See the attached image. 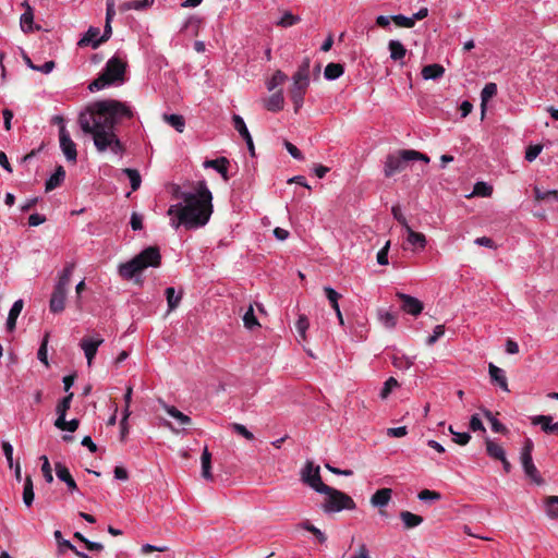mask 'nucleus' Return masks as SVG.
I'll return each instance as SVG.
<instances>
[{"mask_svg":"<svg viewBox=\"0 0 558 558\" xmlns=\"http://www.w3.org/2000/svg\"><path fill=\"white\" fill-rule=\"evenodd\" d=\"M408 161L410 159L404 158V149L399 150L398 154L388 155L384 168L385 177L390 178L403 171Z\"/></svg>","mask_w":558,"mask_h":558,"instance_id":"9","label":"nucleus"},{"mask_svg":"<svg viewBox=\"0 0 558 558\" xmlns=\"http://www.w3.org/2000/svg\"><path fill=\"white\" fill-rule=\"evenodd\" d=\"M229 160L226 157H219L213 160H206L204 162L205 168H211L218 171L225 181L229 180L228 177Z\"/></svg>","mask_w":558,"mask_h":558,"instance_id":"22","label":"nucleus"},{"mask_svg":"<svg viewBox=\"0 0 558 558\" xmlns=\"http://www.w3.org/2000/svg\"><path fill=\"white\" fill-rule=\"evenodd\" d=\"M80 421L73 418L71 421H66L65 416L57 417L54 422V426L61 430L75 432L78 428Z\"/></svg>","mask_w":558,"mask_h":558,"instance_id":"39","label":"nucleus"},{"mask_svg":"<svg viewBox=\"0 0 558 558\" xmlns=\"http://www.w3.org/2000/svg\"><path fill=\"white\" fill-rule=\"evenodd\" d=\"M22 5L25 8V12L21 16V28L24 33H28L34 31V12L27 1H24Z\"/></svg>","mask_w":558,"mask_h":558,"instance_id":"23","label":"nucleus"},{"mask_svg":"<svg viewBox=\"0 0 558 558\" xmlns=\"http://www.w3.org/2000/svg\"><path fill=\"white\" fill-rule=\"evenodd\" d=\"M163 409L171 417L177 420L180 425L189 426L192 424L191 417L179 411L175 407L163 403Z\"/></svg>","mask_w":558,"mask_h":558,"instance_id":"31","label":"nucleus"},{"mask_svg":"<svg viewBox=\"0 0 558 558\" xmlns=\"http://www.w3.org/2000/svg\"><path fill=\"white\" fill-rule=\"evenodd\" d=\"M54 470L57 477L66 484L70 492L77 490L76 482L71 475L69 469L64 464H62L61 462H56Z\"/></svg>","mask_w":558,"mask_h":558,"instance_id":"18","label":"nucleus"},{"mask_svg":"<svg viewBox=\"0 0 558 558\" xmlns=\"http://www.w3.org/2000/svg\"><path fill=\"white\" fill-rule=\"evenodd\" d=\"M484 416L490 422V425H492V429L495 432V433H500V434H505L507 433V427L500 422L498 421L490 411L488 410H485L484 411Z\"/></svg>","mask_w":558,"mask_h":558,"instance_id":"47","label":"nucleus"},{"mask_svg":"<svg viewBox=\"0 0 558 558\" xmlns=\"http://www.w3.org/2000/svg\"><path fill=\"white\" fill-rule=\"evenodd\" d=\"M104 342L102 338L92 339L83 338L81 341V348L83 349L87 359V364L90 366L93 359L95 357L98 347Z\"/></svg>","mask_w":558,"mask_h":558,"instance_id":"17","label":"nucleus"},{"mask_svg":"<svg viewBox=\"0 0 558 558\" xmlns=\"http://www.w3.org/2000/svg\"><path fill=\"white\" fill-rule=\"evenodd\" d=\"M301 480L317 493L323 494L328 489V485L322 481L319 466L314 465L312 461H307L302 469Z\"/></svg>","mask_w":558,"mask_h":558,"instance_id":"7","label":"nucleus"},{"mask_svg":"<svg viewBox=\"0 0 558 558\" xmlns=\"http://www.w3.org/2000/svg\"><path fill=\"white\" fill-rule=\"evenodd\" d=\"M445 73V68L441 64L433 63L425 65L422 69V76L424 80H437Z\"/></svg>","mask_w":558,"mask_h":558,"instance_id":"29","label":"nucleus"},{"mask_svg":"<svg viewBox=\"0 0 558 558\" xmlns=\"http://www.w3.org/2000/svg\"><path fill=\"white\" fill-rule=\"evenodd\" d=\"M324 291H325V294H326V298L328 299L331 307L336 311V310H339V300L341 298V294L338 293L336 290H333L332 288L330 287H325L324 288Z\"/></svg>","mask_w":558,"mask_h":558,"instance_id":"54","label":"nucleus"},{"mask_svg":"<svg viewBox=\"0 0 558 558\" xmlns=\"http://www.w3.org/2000/svg\"><path fill=\"white\" fill-rule=\"evenodd\" d=\"M388 49L390 51V58L393 61H401L407 54L405 47L399 40H390L388 43Z\"/></svg>","mask_w":558,"mask_h":558,"instance_id":"32","label":"nucleus"},{"mask_svg":"<svg viewBox=\"0 0 558 558\" xmlns=\"http://www.w3.org/2000/svg\"><path fill=\"white\" fill-rule=\"evenodd\" d=\"M310 83L293 80V84L289 90L290 98L294 106V111L298 112L300 108L303 106L304 95L307 90Z\"/></svg>","mask_w":558,"mask_h":558,"instance_id":"11","label":"nucleus"},{"mask_svg":"<svg viewBox=\"0 0 558 558\" xmlns=\"http://www.w3.org/2000/svg\"><path fill=\"white\" fill-rule=\"evenodd\" d=\"M344 73V68L340 63L330 62L326 65L324 76L329 80H337Z\"/></svg>","mask_w":558,"mask_h":558,"instance_id":"38","label":"nucleus"},{"mask_svg":"<svg viewBox=\"0 0 558 558\" xmlns=\"http://www.w3.org/2000/svg\"><path fill=\"white\" fill-rule=\"evenodd\" d=\"M391 20L399 27L411 28L415 24L413 17H408V16H404V15H401V14L391 16Z\"/></svg>","mask_w":558,"mask_h":558,"instance_id":"57","label":"nucleus"},{"mask_svg":"<svg viewBox=\"0 0 558 558\" xmlns=\"http://www.w3.org/2000/svg\"><path fill=\"white\" fill-rule=\"evenodd\" d=\"M310 327V322L306 315L301 314L295 323L296 331L302 341L306 340V330Z\"/></svg>","mask_w":558,"mask_h":558,"instance_id":"46","label":"nucleus"},{"mask_svg":"<svg viewBox=\"0 0 558 558\" xmlns=\"http://www.w3.org/2000/svg\"><path fill=\"white\" fill-rule=\"evenodd\" d=\"M288 76L280 70H277L272 77L267 82L268 90H272L276 87L282 85L287 81Z\"/></svg>","mask_w":558,"mask_h":558,"instance_id":"50","label":"nucleus"},{"mask_svg":"<svg viewBox=\"0 0 558 558\" xmlns=\"http://www.w3.org/2000/svg\"><path fill=\"white\" fill-rule=\"evenodd\" d=\"M397 296L402 302V310L413 316H417L423 311V303L411 295L404 294V293H397Z\"/></svg>","mask_w":558,"mask_h":558,"instance_id":"12","label":"nucleus"},{"mask_svg":"<svg viewBox=\"0 0 558 558\" xmlns=\"http://www.w3.org/2000/svg\"><path fill=\"white\" fill-rule=\"evenodd\" d=\"M300 527L312 533L320 544L325 543L327 539L326 535L319 529L313 525L310 521L302 522L300 524Z\"/></svg>","mask_w":558,"mask_h":558,"instance_id":"48","label":"nucleus"},{"mask_svg":"<svg viewBox=\"0 0 558 558\" xmlns=\"http://www.w3.org/2000/svg\"><path fill=\"white\" fill-rule=\"evenodd\" d=\"M73 392L68 393L63 399L59 401L56 408V412L58 417L66 416V412L71 407V402L73 399Z\"/></svg>","mask_w":558,"mask_h":558,"instance_id":"45","label":"nucleus"},{"mask_svg":"<svg viewBox=\"0 0 558 558\" xmlns=\"http://www.w3.org/2000/svg\"><path fill=\"white\" fill-rule=\"evenodd\" d=\"M310 66L311 59L308 57H305L302 63L299 65L296 72L293 74L292 80H299L310 83Z\"/></svg>","mask_w":558,"mask_h":558,"instance_id":"35","label":"nucleus"},{"mask_svg":"<svg viewBox=\"0 0 558 558\" xmlns=\"http://www.w3.org/2000/svg\"><path fill=\"white\" fill-rule=\"evenodd\" d=\"M134 112L125 102L117 99H104L90 104L78 116V124L85 134L93 136L95 147L104 153L110 149L122 155L125 146L118 138L114 128L124 119H132Z\"/></svg>","mask_w":558,"mask_h":558,"instance_id":"1","label":"nucleus"},{"mask_svg":"<svg viewBox=\"0 0 558 558\" xmlns=\"http://www.w3.org/2000/svg\"><path fill=\"white\" fill-rule=\"evenodd\" d=\"M264 107L271 112H278L283 108L284 98L281 89L263 100Z\"/></svg>","mask_w":558,"mask_h":558,"instance_id":"20","label":"nucleus"},{"mask_svg":"<svg viewBox=\"0 0 558 558\" xmlns=\"http://www.w3.org/2000/svg\"><path fill=\"white\" fill-rule=\"evenodd\" d=\"M165 294H166L169 311L175 310L182 299V292H180L177 295L174 288L169 287L166 289Z\"/></svg>","mask_w":558,"mask_h":558,"instance_id":"42","label":"nucleus"},{"mask_svg":"<svg viewBox=\"0 0 558 558\" xmlns=\"http://www.w3.org/2000/svg\"><path fill=\"white\" fill-rule=\"evenodd\" d=\"M100 29L98 27L90 26L85 35L78 40V47H87L92 46L94 48V43L99 38Z\"/></svg>","mask_w":558,"mask_h":558,"instance_id":"33","label":"nucleus"},{"mask_svg":"<svg viewBox=\"0 0 558 558\" xmlns=\"http://www.w3.org/2000/svg\"><path fill=\"white\" fill-rule=\"evenodd\" d=\"M493 193V187L485 182H477L474 185L473 194L482 197H488Z\"/></svg>","mask_w":558,"mask_h":558,"instance_id":"56","label":"nucleus"},{"mask_svg":"<svg viewBox=\"0 0 558 558\" xmlns=\"http://www.w3.org/2000/svg\"><path fill=\"white\" fill-rule=\"evenodd\" d=\"M521 463L524 470V473L527 477L531 478L537 485H542L544 483L543 477L541 476L537 468L535 466L532 456H521Z\"/></svg>","mask_w":558,"mask_h":558,"instance_id":"15","label":"nucleus"},{"mask_svg":"<svg viewBox=\"0 0 558 558\" xmlns=\"http://www.w3.org/2000/svg\"><path fill=\"white\" fill-rule=\"evenodd\" d=\"M399 384L397 381V379L395 377H389L385 383H384V387L383 389L380 390V393H379V397L385 400L389 397V395L391 393L392 389L398 387Z\"/></svg>","mask_w":558,"mask_h":558,"instance_id":"55","label":"nucleus"},{"mask_svg":"<svg viewBox=\"0 0 558 558\" xmlns=\"http://www.w3.org/2000/svg\"><path fill=\"white\" fill-rule=\"evenodd\" d=\"M65 299L66 289L54 287L49 301L50 312L54 314L63 312L65 308Z\"/></svg>","mask_w":558,"mask_h":558,"instance_id":"13","label":"nucleus"},{"mask_svg":"<svg viewBox=\"0 0 558 558\" xmlns=\"http://www.w3.org/2000/svg\"><path fill=\"white\" fill-rule=\"evenodd\" d=\"M545 507L549 517L558 518V496L546 497Z\"/></svg>","mask_w":558,"mask_h":558,"instance_id":"49","label":"nucleus"},{"mask_svg":"<svg viewBox=\"0 0 558 558\" xmlns=\"http://www.w3.org/2000/svg\"><path fill=\"white\" fill-rule=\"evenodd\" d=\"M444 333H445V326L444 325H437L434 328L433 335H430L426 339V343L428 345H433L441 336H444Z\"/></svg>","mask_w":558,"mask_h":558,"instance_id":"64","label":"nucleus"},{"mask_svg":"<svg viewBox=\"0 0 558 558\" xmlns=\"http://www.w3.org/2000/svg\"><path fill=\"white\" fill-rule=\"evenodd\" d=\"M232 121H233L234 129L239 132V134L245 141L251 156H255V146L253 143V138L246 128L244 120L240 116L234 114L232 118Z\"/></svg>","mask_w":558,"mask_h":558,"instance_id":"14","label":"nucleus"},{"mask_svg":"<svg viewBox=\"0 0 558 558\" xmlns=\"http://www.w3.org/2000/svg\"><path fill=\"white\" fill-rule=\"evenodd\" d=\"M405 232L408 234L407 241L413 246V251L425 248L427 241L423 233L414 231L410 226H407Z\"/></svg>","mask_w":558,"mask_h":558,"instance_id":"21","label":"nucleus"},{"mask_svg":"<svg viewBox=\"0 0 558 558\" xmlns=\"http://www.w3.org/2000/svg\"><path fill=\"white\" fill-rule=\"evenodd\" d=\"M392 489L391 488H380L371 497V505L376 508L386 507L391 500ZM381 515H385L386 512L384 510H379Z\"/></svg>","mask_w":558,"mask_h":558,"instance_id":"16","label":"nucleus"},{"mask_svg":"<svg viewBox=\"0 0 558 558\" xmlns=\"http://www.w3.org/2000/svg\"><path fill=\"white\" fill-rule=\"evenodd\" d=\"M379 320L386 328H393L397 324V315L391 312H379Z\"/></svg>","mask_w":558,"mask_h":558,"instance_id":"51","label":"nucleus"},{"mask_svg":"<svg viewBox=\"0 0 558 558\" xmlns=\"http://www.w3.org/2000/svg\"><path fill=\"white\" fill-rule=\"evenodd\" d=\"M243 324L244 327L250 330L260 326L254 314V308L252 305L248 306L247 311L243 315Z\"/></svg>","mask_w":558,"mask_h":558,"instance_id":"43","label":"nucleus"},{"mask_svg":"<svg viewBox=\"0 0 558 558\" xmlns=\"http://www.w3.org/2000/svg\"><path fill=\"white\" fill-rule=\"evenodd\" d=\"M112 34L111 22H106L104 34L94 43V49L98 48L101 44L106 43Z\"/></svg>","mask_w":558,"mask_h":558,"instance_id":"61","label":"nucleus"},{"mask_svg":"<svg viewBox=\"0 0 558 558\" xmlns=\"http://www.w3.org/2000/svg\"><path fill=\"white\" fill-rule=\"evenodd\" d=\"M174 197L182 199V203L171 205L168 209V216H174L171 219L173 228L183 226L185 229H197L209 221L214 210L213 194L205 181L196 183L195 192H183L177 187Z\"/></svg>","mask_w":558,"mask_h":558,"instance_id":"2","label":"nucleus"},{"mask_svg":"<svg viewBox=\"0 0 558 558\" xmlns=\"http://www.w3.org/2000/svg\"><path fill=\"white\" fill-rule=\"evenodd\" d=\"M400 519L402 520L405 529H413L423 522V518L421 515L407 510L400 512Z\"/></svg>","mask_w":558,"mask_h":558,"instance_id":"37","label":"nucleus"},{"mask_svg":"<svg viewBox=\"0 0 558 558\" xmlns=\"http://www.w3.org/2000/svg\"><path fill=\"white\" fill-rule=\"evenodd\" d=\"M417 497L422 501H427V500H439L441 498V495L435 490L423 489L418 493Z\"/></svg>","mask_w":558,"mask_h":558,"instance_id":"62","label":"nucleus"},{"mask_svg":"<svg viewBox=\"0 0 558 558\" xmlns=\"http://www.w3.org/2000/svg\"><path fill=\"white\" fill-rule=\"evenodd\" d=\"M74 267H75V265L73 263L66 264L65 267L63 268L62 272L60 274L59 279L54 287L68 290Z\"/></svg>","mask_w":558,"mask_h":558,"instance_id":"36","label":"nucleus"},{"mask_svg":"<svg viewBox=\"0 0 558 558\" xmlns=\"http://www.w3.org/2000/svg\"><path fill=\"white\" fill-rule=\"evenodd\" d=\"M497 94V85L495 83H487L481 93L482 111L484 112L486 102L489 101Z\"/></svg>","mask_w":558,"mask_h":558,"instance_id":"41","label":"nucleus"},{"mask_svg":"<svg viewBox=\"0 0 558 558\" xmlns=\"http://www.w3.org/2000/svg\"><path fill=\"white\" fill-rule=\"evenodd\" d=\"M391 362L399 369H408L413 365V361L405 355H393Z\"/></svg>","mask_w":558,"mask_h":558,"instance_id":"52","label":"nucleus"},{"mask_svg":"<svg viewBox=\"0 0 558 558\" xmlns=\"http://www.w3.org/2000/svg\"><path fill=\"white\" fill-rule=\"evenodd\" d=\"M65 178V170L62 166H58L56 168L54 173L46 181L45 189L46 192H50L58 186L61 185V183L64 181Z\"/></svg>","mask_w":558,"mask_h":558,"instance_id":"25","label":"nucleus"},{"mask_svg":"<svg viewBox=\"0 0 558 558\" xmlns=\"http://www.w3.org/2000/svg\"><path fill=\"white\" fill-rule=\"evenodd\" d=\"M542 149H543L542 145L529 146L525 151V159L530 162L535 160L536 157L541 154Z\"/></svg>","mask_w":558,"mask_h":558,"instance_id":"63","label":"nucleus"},{"mask_svg":"<svg viewBox=\"0 0 558 558\" xmlns=\"http://www.w3.org/2000/svg\"><path fill=\"white\" fill-rule=\"evenodd\" d=\"M202 463V476L207 481H214L211 473V453L208 448L205 447L201 457Z\"/></svg>","mask_w":558,"mask_h":558,"instance_id":"27","label":"nucleus"},{"mask_svg":"<svg viewBox=\"0 0 558 558\" xmlns=\"http://www.w3.org/2000/svg\"><path fill=\"white\" fill-rule=\"evenodd\" d=\"M301 480L317 493L323 494L328 489V485L322 481L319 466L314 465L312 461H307L302 469Z\"/></svg>","mask_w":558,"mask_h":558,"instance_id":"8","label":"nucleus"},{"mask_svg":"<svg viewBox=\"0 0 558 558\" xmlns=\"http://www.w3.org/2000/svg\"><path fill=\"white\" fill-rule=\"evenodd\" d=\"M23 300H17L13 303L7 319V329L13 331L16 326V319L23 310Z\"/></svg>","mask_w":558,"mask_h":558,"instance_id":"28","label":"nucleus"},{"mask_svg":"<svg viewBox=\"0 0 558 558\" xmlns=\"http://www.w3.org/2000/svg\"><path fill=\"white\" fill-rule=\"evenodd\" d=\"M59 142L60 148L64 154L68 161L76 162L77 159V150L76 144L72 141L70 133L68 132L65 126L60 128L59 130Z\"/></svg>","mask_w":558,"mask_h":558,"instance_id":"10","label":"nucleus"},{"mask_svg":"<svg viewBox=\"0 0 558 558\" xmlns=\"http://www.w3.org/2000/svg\"><path fill=\"white\" fill-rule=\"evenodd\" d=\"M161 265V254L157 245L144 248L131 260L120 264L119 276L124 280H131L146 270L148 267L157 268Z\"/></svg>","mask_w":558,"mask_h":558,"instance_id":"3","label":"nucleus"},{"mask_svg":"<svg viewBox=\"0 0 558 558\" xmlns=\"http://www.w3.org/2000/svg\"><path fill=\"white\" fill-rule=\"evenodd\" d=\"M301 480L317 493L323 494L328 489V485L322 481L319 466L314 465L312 461H307L302 469Z\"/></svg>","mask_w":558,"mask_h":558,"instance_id":"6","label":"nucleus"},{"mask_svg":"<svg viewBox=\"0 0 558 558\" xmlns=\"http://www.w3.org/2000/svg\"><path fill=\"white\" fill-rule=\"evenodd\" d=\"M404 158L411 160H421L425 163H428L430 161L429 157L425 154H422L414 149H404Z\"/></svg>","mask_w":558,"mask_h":558,"instance_id":"58","label":"nucleus"},{"mask_svg":"<svg viewBox=\"0 0 558 558\" xmlns=\"http://www.w3.org/2000/svg\"><path fill=\"white\" fill-rule=\"evenodd\" d=\"M163 120L171 125L179 133H182L185 128V120L180 114H163Z\"/></svg>","mask_w":558,"mask_h":558,"instance_id":"40","label":"nucleus"},{"mask_svg":"<svg viewBox=\"0 0 558 558\" xmlns=\"http://www.w3.org/2000/svg\"><path fill=\"white\" fill-rule=\"evenodd\" d=\"M40 460L43 461L41 464V472L47 483H52L53 476H52V470L50 466V462L46 456H41Z\"/></svg>","mask_w":558,"mask_h":558,"instance_id":"59","label":"nucleus"},{"mask_svg":"<svg viewBox=\"0 0 558 558\" xmlns=\"http://www.w3.org/2000/svg\"><path fill=\"white\" fill-rule=\"evenodd\" d=\"M488 368L492 380L495 381L502 390L508 391V381L505 372L493 363L489 364Z\"/></svg>","mask_w":558,"mask_h":558,"instance_id":"26","label":"nucleus"},{"mask_svg":"<svg viewBox=\"0 0 558 558\" xmlns=\"http://www.w3.org/2000/svg\"><path fill=\"white\" fill-rule=\"evenodd\" d=\"M300 21H301L300 16L294 15L291 12H286L276 24L281 27H290V26L295 25Z\"/></svg>","mask_w":558,"mask_h":558,"instance_id":"53","label":"nucleus"},{"mask_svg":"<svg viewBox=\"0 0 558 558\" xmlns=\"http://www.w3.org/2000/svg\"><path fill=\"white\" fill-rule=\"evenodd\" d=\"M449 432L453 435L452 440L460 446H465L471 439V435L469 433L454 432L452 426L449 427Z\"/></svg>","mask_w":558,"mask_h":558,"instance_id":"60","label":"nucleus"},{"mask_svg":"<svg viewBox=\"0 0 558 558\" xmlns=\"http://www.w3.org/2000/svg\"><path fill=\"white\" fill-rule=\"evenodd\" d=\"M533 425H539L541 428L547 434L558 435V422L553 423V417L549 415H537L532 418Z\"/></svg>","mask_w":558,"mask_h":558,"instance_id":"19","label":"nucleus"},{"mask_svg":"<svg viewBox=\"0 0 558 558\" xmlns=\"http://www.w3.org/2000/svg\"><path fill=\"white\" fill-rule=\"evenodd\" d=\"M155 0H131L125 1L119 5L120 12H126L130 10L142 11L150 8Z\"/></svg>","mask_w":558,"mask_h":558,"instance_id":"24","label":"nucleus"},{"mask_svg":"<svg viewBox=\"0 0 558 558\" xmlns=\"http://www.w3.org/2000/svg\"><path fill=\"white\" fill-rule=\"evenodd\" d=\"M125 69V62L118 57H112L107 61L105 69L98 77L89 84L88 89L90 92L100 90L116 82H123Z\"/></svg>","mask_w":558,"mask_h":558,"instance_id":"4","label":"nucleus"},{"mask_svg":"<svg viewBox=\"0 0 558 558\" xmlns=\"http://www.w3.org/2000/svg\"><path fill=\"white\" fill-rule=\"evenodd\" d=\"M323 494L326 495L323 509L325 512H338L341 510H353L356 505L354 500L345 493L328 486V489Z\"/></svg>","mask_w":558,"mask_h":558,"instance_id":"5","label":"nucleus"},{"mask_svg":"<svg viewBox=\"0 0 558 558\" xmlns=\"http://www.w3.org/2000/svg\"><path fill=\"white\" fill-rule=\"evenodd\" d=\"M485 445L486 452L492 459L500 460L506 456L504 448L488 437L485 438Z\"/></svg>","mask_w":558,"mask_h":558,"instance_id":"30","label":"nucleus"},{"mask_svg":"<svg viewBox=\"0 0 558 558\" xmlns=\"http://www.w3.org/2000/svg\"><path fill=\"white\" fill-rule=\"evenodd\" d=\"M34 485L31 475H26L23 487V502L26 507H31L34 502Z\"/></svg>","mask_w":558,"mask_h":558,"instance_id":"34","label":"nucleus"},{"mask_svg":"<svg viewBox=\"0 0 558 558\" xmlns=\"http://www.w3.org/2000/svg\"><path fill=\"white\" fill-rule=\"evenodd\" d=\"M122 171L130 179L132 191H137L142 183L140 172L136 169H131V168H124Z\"/></svg>","mask_w":558,"mask_h":558,"instance_id":"44","label":"nucleus"}]
</instances>
